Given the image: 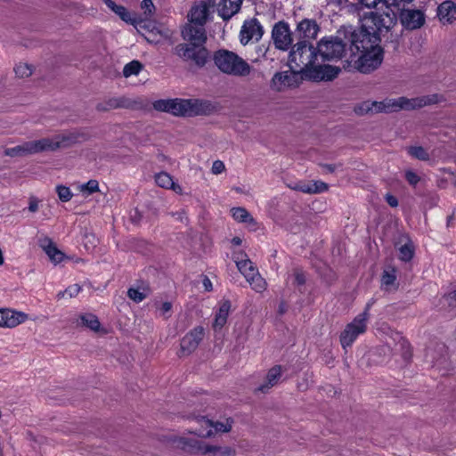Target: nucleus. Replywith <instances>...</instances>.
<instances>
[{"label":"nucleus","mask_w":456,"mask_h":456,"mask_svg":"<svg viewBox=\"0 0 456 456\" xmlns=\"http://www.w3.org/2000/svg\"><path fill=\"white\" fill-rule=\"evenodd\" d=\"M359 33L354 35L352 52L356 58L354 68L368 74L377 69L383 61V50L379 46V34L395 25V16L388 8L384 17L366 15L361 19Z\"/></svg>","instance_id":"1"},{"label":"nucleus","mask_w":456,"mask_h":456,"mask_svg":"<svg viewBox=\"0 0 456 456\" xmlns=\"http://www.w3.org/2000/svg\"><path fill=\"white\" fill-rule=\"evenodd\" d=\"M440 102L437 94L426 95L415 98L399 97L396 99H385L381 102H364L360 107L361 112L380 113L395 112L401 110H415Z\"/></svg>","instance_id":"2"},{"label":"nucleus","mask_w":456,"mask_h":456,"mask_svg":"<svg viewBox=\"0 0 456 456\" xmlns=\"http://www.w3.org/2000/svg\"><path fill=\"white\" fill-rule=\"evenodd\" d=\"M71 139L64 134L26 142L20 145L4 150V155L9 157H22L42 151H52L61 147L69 145Z\"/></svg>","instance_id":"3"},{"label":"nucleus","mask_w":456,"mask_h":456,"mask_svg":"<svg viewBox=\"0 0 456 456\" xmlns=\"http://www.w3.org/2000/svg\"><path fill=\"white\" fill-rule=\"evenodd\" d=\"M215 65L217 69L226 74L234 77H247L250 74L252 68L241 57L233 52L221 49L213 56Z\"/></svg>","instance_id":"4"},{"label":"nucleus","mask_w":456,"mask_h":456,"mask_svg":"<svg viewBox=\"0 0 456 456\" xmlns=\"http://www.w3.org/2000/svg\"><path fill=\"white\" fill-rule=\"evenodd\" d=\"M317 53L315 48L305 40L297 43L291 49L289 61L291 69L307 74L315 63Z\"/></svg>","instance_id":"5"},{"label":"nucleus","mask_w":456,"mask_h":456,"mask_svg":"<svg viewBox=\"0 0 456 456\" xmlns=\"http://www.w3.org/2000/svg\"><path fill=\"white\" fill-rule=\"evenodd\" d=\"M234 262L239 271L256 292L261 293L266 289L267 284L265 280L259 274L257 268L246 255H235Z\"/></svg>","instance_id":"6"},{"label":"nucleus","mask_w":456,"mask_h":456,"mask_svg":"<svg viewBox=\"0 0 456 456\" xmlns=\"http://www.w3.org/2000/svg\"><path fill=\"white\" fill-rule=\"evenodd\" d=\"M370 305V303H368L364 311L359 314L350 323H348L341 333L340 343L344 349L351 346L358 336L366 331Z\"/></svg>","instance_id":"7"},{"label":"nucleus","mask_w":456,"mask_h":456,"mask_svg":"<svg viewBox=\"0 0 456 456\" xmlns=\"http://www.w3.org/2000/svg\"><path fill=\"white\" fill-rule=\"evenodd\" d=\"M200 422L206 426L208 430L203 428H191L186 431L187 434L195 435L201 438H210L217 434L228 433L232 430L233 426V419L232 418H224L216 421H213L206 417L199 418Z\"/></svg>","instance_id":"8"},{"label":"nucleus","mask_w":456,"mask_h":456,"mask_svg":"<svg viewBox=\"0 0 456 456\" xmlns=\"http://www.w3.org/2000/svg\"><path fill=\"white\" fill-rule=\"evenodd\" d=\"M175 53L185 61H191L198 67H203L209 57L204 45L183 43L175 48Z\"/></svg>","instance_id":"9"},{"label":"nucleus","mask_w":456,"mask_h":456,"mask_svg":"<svg viewBox=\"0 0 456 456\" xmlns=\"http://www.w3.org/2000/svg\"><path fill=\"white\" fill-rule=\"evenodd\" d=\"M345 51L343 41L337 37H323L317 45V56L323 60L338 59Z\"/></svg>","instance_id":"10"},{"label":"nucleus","mask_w":456,"mask_h":456,"mask_svg":"<svg viewBox=\"0 0 456 456\" xmlns=\"http://www.w3.org/2000/svg\"><path fill=\"white\" fill-rule=\"evenodd\" d=\"M299 84L298 75L292 70L276 72L271 79L270 87L274 92H285L297 87Z\"/></svg>","instance_id":"11"},{"label":"nucleus","mask_w":456,"mask_h":456,"mask_svg":"<svg viewBox=\"0 0 456 456\" xmlns=\"http://www.w3.org/2000/svg\"><path fill=\"white\" fill-rule=\"evenodd\" d=\"M272 38L277 49L288 50L293 42L289 25L285 21L275 23L272 30Z\"/></svg>","instance_id":"12"},{"label":"nucleus","mask_w":456,"mask_h":456,"mask_svg":"<svg viewBox=\"0 0 456 456\" xmlns=\"http://www.w3.org/2000/svg\"><path fill=\"white\" fill-rule=\"evenodd\" d=\"M168 442L175 448L182 450L186 453L199 455L202 440L174 435L168 438Z\"/></svg>","instance_id":"13"},{"label":"nucleus","mask_w":456,"mask_h":456,"mask_svg":"<svg viewBox=\"0 0 456 456\" xmlns=\"http://www.w3.org/2000/svg\"><path fill=\"white\" fill-rule=\"evenodd\" d=\"M262 36L263 28L256 19L246 20L240 32V43L244 45L250 40L258 41Z\"/></svg>","instance_id":"14"},{"label":"nucleus","mask_w":456,"mask_h":456,"mask_svg":"<svg viewBox=\"0 0 456 456\" xmlns=\"http://www.w3.org/2000/svg\"><path fill=\"white\" fill-rule=\"evenodd\" d=\"M204 337V329L201 326L195 327L189 331L181 340V351L183 354H190L196 350Z\"/></svg>","instance_id":"15"},{"label":"nucleus","mask_w":456,"mask_h":456,"mask_svg":"<svg viewBox=\"0 0 456 456\" xmlns=\"http://www.w3.org/2000/svg\"><path fill=\"white\" fill-rule=\"evenodd\" d=\"M198 100L172 99L170 114L175 116H191L198 113Z\"/></svg>","instance_id":"16"},{"label":"nucleus","mask_w":456,"mask_h":456,"mask_svg":"<svg viewBox=\"0 0 456 456\" xmlns=\"http://www.w3.org/2000/svg\"><path fill=\"white\" fill-rule=\"evenodd\" d=\"M403 26L407 29H417L425 23V14L421 10L403 9L400 14Z\"/></svg>","instance_id":"17"},{"label":"nucleus","mask_w":456,"mask_h":456,"mask_svg":"<svg viewBox=\"0 0 456 456\" xmlns=\"http://www.w3.org/2000/svg\"><path fill=\"white\" fill-rule=\"evenodd\" d=\"M1 315L3 316L1 328L12 329L28 320V315L24 312L9 308H3Z\"/></svg>","instance_id":"18"},{"label":"nucleus","mask_w":456,"mask_h":456,"mask_svg":"<svg viewBox=\"0 0 456 456\" xmlns=\"http://www.w3.org/2000/svg\"><path fill=\"white\" fill-rule=\"evenodd\" d=\"M339 73V69L331 65H313L306 74L310 78L321 81V80H332Z\"/></svg>","instance_id":"19"},{"label":"nucleus","mask_w":456,"mask_h":456,"mask_svg":"<svg viewBox=\"0 0 456 456\" xmlns=\"http://www.w3.org/2000/svg\"><path fill=\"white\" fill-rule=\"evenodd\" d=\"M182 35L187 43L205 45L207 40L204 26L188 23L183 29Z\"/></svg>","instance_id":"20"},{"label":"nucleus","mask_w":456,"mask_h":456,"mask_svg":"<svg viewBox=\"0 0 456 456\" xmlns=\"http://www.w3.org/2000/svg\"><path fill=\"white\" fill-rule=\"evenodd\" d=\"M39 246L47 255L49 259L54 264L57 265L61 263L65 256L64 253L57 248L56 245L53 243L52 239L49 237H43L39 239Z\"/></svg>","instance_id":"21"},{"label":"nucleus","mask_w":456,"mask_h":456,"mask_svg":"<svg viewBox=\"0 0 456 456\" xmlns=\"http://www.w3.org/2000/svg\"><path fill=\"white\" fill-rule=\"evenodd\" d=\"M235 451L229 446H220L202 441L199 455L200 456H232Z\"/></svg>","instance_id":"22"},{"label":"nucleus","mask_w":456,"mask_h":456,"mask_svg":"<svg viewBox=\"0 0 456 456\" xmlns=\"http://www.w3.org/2000/svg\"><path fill=\"white\" fill-rule=\"evenodd\" d=\"M320 28L317 22L312 19H304L297 23L296 31L298 36L305 39H314Z\"/></svg>","instance_id":"23"},{"label":"nucleus","mask_w":456,"mask_h":456,"mask_svg":"<svg viewBox=\"0 0 456 456\" xmlns=\"http://www.w3.org/2000/svg\"><path fill=\"white\" fill-rule=\"evenodd\" d=\"M359 1L362 5H364L367 8H374L379 4L380 7L378 10H382V12H379L377 11V12H370L368 13H365L362 16V18L366 15H370V14L377 15L378 17H384L387 11L388 10V8L393 12L395 16L396 17V13L395 11V9L396 7L395 1H394L391 4L388 3V0H359Z\"/></svg>","instance_id":"24"},{"label":"nucleus","mask_w":456,"mask_h":456,"mask_svg":"<svg viewBox=\"0 0 456 456\" xmlns=\"http://www.w3.org/2000/svg\"><path fill=\"white\" fill-rule=\"evenodd\" d=\"M437 17L443 24L453 22L456 20V4L451 0L441 3L437 7Z\"/></svg>","instance_id":"25"},{"label":"nucleus","mask_w":456,"mask_h":456,"mask_svg":"<svg viewBox=\"0 0 456 456\" xmlns=\"http://www.w3.org/2000/svg\"><path fill=\"white\" fill-rule=\"evenodd\" d=\"M243 0H221L217 11L224 20H229L240 10Z\"/></svg>","instance_id":"26"},{"label":"nucleus","mask_w":456,"mask_h":456,"mask_svg":"<svg viewBox=\"0 0 456 456\" xmlns=\"http://www.w3.org/2000/svg\"><path fill=\"white\" fill-rule=\"evenodd\" d=\"M208 15V8L205 3H200L191 7L188 18L189 23L205 26Z\"/></svg>","instance_id":"27"},{"label":"nucleus","mask_w":456,"mask_h":456,"mask_svg":"<svg viewBox=\"0 0 456 456\" xmlns=\"http://www.w3.org/2000/svg\"><path fill=\"white\" fill-rule=\"evenodd\" d=\"M231 306L232 305L229 300H223L219 303V307L216 313L213 322V329L215 330H219L225 325L231 311Z\"/></svg>","instance_id":"28"},{"label":"nucleus","mask_w":456,"mask_h":456,"mask_svg":"<svg viewBox=\"0 0 456 456\" xmlns=\"http://www.w3.org/2000/svg\"><path fill=\"white\" fill-rule=\"evenodd\" d=\"M102 1L111 12H113L125 22L129 24H134L136 22V19L127 11L125 6L116 4L113 0Z\"/></svg>","instance_id":"29"},{"label":"nucleus","mask_w":456,"mask_h":456,"mask_svg":"<svg viewBox=\"0 0 456 456\" xmlns=\"http://www.w3.org/2000/svg\"><path fill=\"white\" fill-rule=\"evenodd\" d=\"M281 367L277 365L269 370L265 382L258 387V390L266 393L270 388L278 384L281 377Z\"/></svg>","instance_id":"30"},{"label":"nucleus","mask_w":456,"mask_h":456,"mask_svg":"<svg viewBox=\"0 0 456 456\" xmlns=\"http://www.w3.org/2000/svg\"><path fill=\"white\" fill-rule=\"evenodd\" d=\"M155 182L159 187H162L165 189H171L174 191H175L176 193L182 192L181 186L175 183L172 176L166 172H161V173H159L158 175H156Z\"/></svg>","instance_id":"31"},{"label":"nucleus","mask_w":456,"mask_h":456,"mask_svg":"<svg viewBox=\"0 0 456 456\" xmlns=\"http://www.w3.org/2000/svg\"><path fill=\"white\" fill-rule=\"evenodd\" d=\"M395 340L397 341L395 350L400 353L403 359H409L411 356V346L408 341L399 333L395 334Z\"/></svg>","instance_id":"32"},{"label":"nucleus","mask_w":456,"mask_h":456,"mask_svg":"<svg viewBox=\"0 0 456 456\" xmlns=\"http://www.w3.org/2000/svg\"><path fill=\"white\" fill-rule=\"evenodd\" d=\"M232 217L239 222L255 224L254 218L243 208H233L232 210Z\"/></svg>","instance_id":"33"},{"label":"nucleus","mask_w":456,"mask_h":456,"mask_svg":"<svg viewBox=\"0 0 456 456\" xmlns=\"http://www.w3.org/2000/svg\"><path fill=\"white\" fill-rule=\"evenodd\" d=\"M415 247L410 240L399 248V257L402 261H410L414 255Z\"/></svg>","instance_id":"34"},{"label":"nucleus","mask_w":456,"mask_h":456,"mask_svg":"<svg viewBox=\"0 0 456 456\" xmlns=\"http://www.w3.org/2000/svg\"><path fill=\"white\" fill-rule=\"evenodd\" d=\"M395 280L396 274L394 268H387L384 270L381 277V283L386 289H390L392 287H394Z\"/></svg>","instance_id":"35"},{"label":"nucleus","mask_w":456,"mask_h":456,"mask_svg":"<svg viewBox=\"0 0 456 456\" xmlns=\"http://www.w3.org/2000/svg\"><path fill=\"white\" fill-rule=\"evenodd\" d=\"M82 323L92 330L97 331L100 329V322L93 314H86L80 316Z\"/></svg>","instance_id":"36"},{"label":"nucleus","mask_w":456,"mask_h":456,"mask_svg":"<svg viewBox=\"0 0 456 456\" xmlns=\"http://www.w3.org/2000/svg\"><path fill=\"white\" fill-rule=\"evenodd\" d=\"M142 65L138 61H132L126 64L123 69V75L126 77H129L133 75H138L142 70Z\"/></svg>","instance_id":"37"},{"label":"nucleus","mask_w":456,"mask_h":456,"mask_svg":"<svg viewBox=\"0 0 456 456\" xmlns=\"http://www.w3.org/2000/svg\"><path fill=\"white\" fill-rule=\"evenodd\" d=\"M14 72L20 78H26L32 75L33 67L28 63L20 62L14 67Z\"/></svg>","instance_id":"38"},{"label":"nucleus","mask_w":456,"mask_h":456,"mask_svg":"<svg viewBox=\"0 0 456 456\" xmlns=\"http://www.w3.org/2000/svg\"><path fill=\"white\" fill-rule=\"evenodd\" d=\"M127 296L130 299L136 303L142 302L147 297L146 289L131 288L127 291Z\"/></svg>","instance_id":"39"},{"label":"nucleus","mask_w":456,"mask_h":456,"mask_svg":"<svg viewBox=\"0 0 456 456\" xmlns=\"http://www.w3.org/2000/svg\"><path fill=\"white\" fill-rule=\"evenodd\" d=\"M55 190L60 200L62 202H68L73 197V193L70 189L65 185H57Z\"/></svg>","instance_id":"40"},{"label":"nucleus","mask_w":456,"mask_h":456,"mask_svg":"<svg viewBox=\"0 0 456 456\" xmlns=\"http://www.w3.org/2000/svg\"><path fill=\"white\" fill-rule=\"evenodd\" d=\"M81 291V287L78 284H72L69 286L65 290L60 291L57 294V297L62 298L66 296H68L69 298L77 297L79 292Z\"/></svg>","instance_id":"41"},{"label":"nucleus","mask_w":456,"mask_h":456,"mask_svg":"<svg viewBox=\"0 0 456 456\" xmlns=\"http://www.w3.org/2000/svg\"><path fill=\"white\" fill-rule=\"evenodd\" d=\"M99 190V183L96 180H89L86 183L79 186V191L86 194L90 195Z\"/></svg>","instance_id":"42"},{"label":"nucleus","mask_w":456,"mask_h":456,"mask_svg":"<svg viewBox=\"0 0 456 456\" xmlns=\"http://www.w3.org/2000/svg\"><path fill=\"white\" fill-rule=\"evenodd\" d=\"M408 152L412 157H414L418 159H420V160H426L428 159V152L425 151V149H423L422 147H419V146L411 147L408 150Z\"/></svg>","instance_id":"43"},{"label":"nucleus","mask_w":456,"mask_h":456,"mask_svg":"<svg viewBox=\"0 0 456 456\" xmlns=\"http://www.w3.org/2000/svg\"><path fill=\"white\" fill-rule=\"evenodd\" d=\"M172 99L158 100L153 102V107L156 110L165 111L169 113Z\"/></svg>","instance_id":"44"},{"label":"nucleus","mask_w":456,"mask_h":456,"mask_svg":"<svg viewBox=\"0 0 456 456\" xmlns=\"http://www.w3.org/2000/svg\"><path fill=\"white\" fill-rule=\"evenodd\" d=\"M311 186L313 188V194L324 192L328 190V184L322 181L311 182Z\"/></svg>","instance_id":"45"},{"label":"nucleus","mask_w":456,"mask_h":456,"mask_svg":"<svg viewBox=\"0 0 456 456\" xmlns=\"http://www.w3.org/2000/svg\"><path fill=\"white\" fill-rule=\"evenodd\" d=\"M118 106V101L116 99H111L109 100L106 103H99L96 108L98 110L105 111L110 109L117 108Z\"/></svg>","instance_id":"46"},{"label":"nucleus","mask_w":456,"mask_h":456,"mask_svg":"<svg viewBox=\"0 0 456 456\" xmlns=\"http://www.w3.org/2000/svg\"><path fill=\"white\" fill-rule=\"evenodd\" d=\"M293 189L296 191H302L304 193L313 194V188L311 186V182L310 183H302V182L297 183L293 187Z\"/></svg>","instance_id":"47"},{"label":"nucleus","mask_w":456,"mask_h":456,"mask_svg":"<svg viewBox=\"0 0 456 456\" xmlns=\"http://www.w3.org/2000/svg\"><path fill=\"white\" fill-rule=\"evenodd\" d=\"M40 202L41 201L37 197L30 196L28 199V211L31 213H36L39 209Z\"/></svg>","instance_id":"48"},{"label":"nucleus","mask_w":456,"mask_h":456,"mask_svg":"<svg viewBox=\"0 0 456 456\" xmlns=\"http://www.w3.org/2000/svg\"><path fill=\"white\" fill-rule=\"evenodd\" d=\"M224 170H225V166H224V163L223 161H221V160H215L213 162V165H212V167H211V172L214 175H220L223 172H224Z\"/></svg>","instance_id":"49"},{"label":"nucleus","mask_w":456,"mask_h":456,"mask_svg":"<svg viewBox=\"0 0 456 456\" xmlns=\"http://www.w3.org/2000/svg\"><path fill=\"white\" fill-rule=\"evenodd\" d=\"M141 5L142 9L144 11V13L148 15L153 14L155 11V6L151 0H142Z\"/></svg>","instance_id":"50"},{"label":"nucleus","mask_w":456,"mask_h":456,"mask_svg":"<svg viewBox=\"0 0 456 456\" xmlns=\"http://www.w3.org/2000/svg\"><path fill=\"white\" fill-rule=\"evenodd\" d=\"M293 279V282L297 285H302L305 281L304 273L299 270L294 271Z\"/></svg>","instance_id":"51"},{"label":"nucleus","mask_w":456,"mask_h":456,"mask_svg":"<svg viewBox=\"0 0 456 456\" xmlns=\"http://www.w3.org/2000/svg\"><path fill=\"white\" fill-rule=\"evenodd\" d=\"M171 308H172V305L171 303L169 302H164L160 308H159V311L161 313V314L165 317V318H167V316L166 315L167 314H168L170 311H171Z\"/></svg>","instance_id":"52"},{"label":"nucleus","mask_w":456,"mask_h":456,"mask_svg":"<svg viewBox=\"0 0 456 456\" xmlns=\"http://www.w3.org/2000/svg\"><path fill=\"white\" fill-rule=\"evenodd\" d=\"M406 178L411 184H416L419 182L418 175L411 171L406 173Z\"/></svg>","instance_id":"53"},{"label":"nucleus","mask_w":456,"mask_h":456,"mask_svg":"<svg viewBox=\"0 0 456 456\" xmlns=\"http://www.w3.org/2000/svg\"><path fill=\"white\" fill-rule=\"evenodd\" d=\"M386 200H387V202L388 203L389 206H391V207H397L398 200L393 195L387 194L386 196Z\"/></svg>","instance_id":"54"},{"label":"nucleus","mask_w":456,"mask_h":456,"mask_svg":"<svg viewBox=\"0 0 456 456\" xmlns=\"http://www.w3.org/2000/svg\"><path fill=\"white\" fill-rule=\"evenodd\" d=\"M444 299L449 302L450 305L456 304V290L450 292Z\"/></svg>","instance_id":"55"},{"label":"nucleus","mask_w":456,"mask_h":456,"mask_svg":"<svg viewBox=\"0 0 456 456\" xmlns=\"http://www.w3.org/2000/svg\"><path fill=\"white\" fill-rule=\"evenodd\" d=\"M203 286L206 290H211L212 289L211 281L208 278L205 277L203 280Z\"/></svg>","instance_id":"56"},{"label":"nucleus","mask_w":456,"mask_h":456,"mask_svg":"<svg viewBox=\"0 0 456 456\" xmlns=\"http://www.w3.org/2000/svg\"><path fill=\"white\" fill-rule=\"evenodd\" d=\"M347 0H327V3L329 4H334V5H342L345 3H346Z\"/></svg>","instance_id":"57"},{"label":"nucleus","mask_w":456,"mask_h":456,"mask_svg":"<svg viewBox=\"0 0 456 456\" xmlns=\"http://www.w3.org/2000/svg\"><path fill=\"white\" fill-rule=\"evenodd\" d=\"M201 416H195L192 418V419L198 424L199 428H203L205 431L208 430V428H206V426L203 425L200 422L199 420V418H200Z\"/></svg>","instance_id":"58"},{"label":"nucleus","mask_w":456,"mask_h":456,"mask_svg":"<svg viewBox=\"0 0 456 456\" xmlns=\"http://www.w3.org/2000/svg\"><path fill=\"white\" fill-rule=\"evenodd\" d=\"M322 167L326 172L332 173L335 170V166L332 165H323Z\"/></svg>","instance_id":"59"},{"label":"nucleus","mask_w":456,"mask_h":456,"mask_svg":"<svg viewBox=\"0 0 456 456\" xmlns=\"http://www.w3.org/2000/svg\"><path fill=\"white\" fill-rule=\"evenodd\" d=\"M232 243L233 245H236V246H239L241 244V240L239 238V237H234L232 240Z\"/></svg>","instance_id":"60"}]
</instances>
